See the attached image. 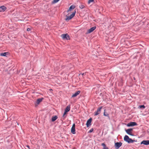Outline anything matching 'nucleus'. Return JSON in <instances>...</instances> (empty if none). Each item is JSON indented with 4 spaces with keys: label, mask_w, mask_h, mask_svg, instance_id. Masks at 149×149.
Segmentation results:
<instances>
[{
    "label": "nucleus",
    "mask_w": 149,
    "mask_h": 149,
    "mask_svg": "<svg viewBox=\"0 0 149 149\" xmlns=\"http://www.w3.org/2000/svg\"><path fill=\"white\" fill-rule=\"evenodd\" d=\"M106 110L104 109V114H103L104 116H107V117H109V114L107 113L106 112Z\"/></svg>",
    "instance_id": "obj_17"
},
{
    "label": "nucleus",
    "mask_w": 149,
    "mask_h": 149,
    "mask_svg": "<svg viewBox=\"0 0 149 149\" xmlns=\"http://www.w3.org/2000/svg\"><path fill=\"white\" fill-rule=\"evenodd\" d=\"M93 129H91L89 131V133H91V132H92L93 131Z\"/></svg>",
    "instance_id": "obj_26"
},
{
    "label": "nucleus",
    "mask_w": 149,
    "mask_h": 149,
    "mask_svg": "<svg viewBox=\"0 0 149 149\" xmlns=\"http://www.w3.org/2000/svg\"><path fill=\"white\" fill-rule=\"evenodd\" d=\"M132 129H129L125 130V131L126 133L130 135H133L132 134V133L131 132L132 131Z\"/></svg>",
    "instance_id": "obj_12"
},
{
    "label": "nucleus",
    "mask_w": 149,
    "mask_h": 149,
    "mask_svg": "<svg viewBox=\"0 0 149 149\" xmlns=\"http://www.w3.org/2000/svg\"><path fill=\"white\" fill-rule=\"evenodd\" d=\"M57 119V116H55L52 117V122L54 121Z\"/></svg>",
    "instance_id": "obj_20"
},
{
    "label": "nucleus",
    "mask_w": 149,
    "mask_h": 149,
    "mask_svg": "<svg viewBox=\"0 0 149 149\" xmlns=\"http://www.w3.org/2000/svg\"><path fill=\"white\" fill-rule=\"evenodd\" d=\"M96 26H94L88 29L86 33V34L90 33H91L96 29Z\"/></svg>",
    "instance_id": "obj_5"
},
{
    "label": "nucleus",
    "mask_w": 149,
    "mask_h": 149,
    "mask_svg": "<svg viewBox=\"0 0 149 149\" xmlns=\"http://www.w3.org/2000/svg\"><path fill=\"white\" fill-rule=\"evenodd\" d=\"M61 37L64 40H68L70 39V38L68 34H63L61 35Z\"/></svg>",
    "instance_id": "obj_3"
},
{
    "label": "nucleus",
    "mask_w": 149,
    "mask_h": 149,
    "mask_svg": "<svg viewBox=\"0 0 149 149\" xmlns=\"http://www.w3.org/2000/svg\"><path fill=\"white\" fill-rule=\"evenodd\" d=\"M6 9V8L3 6L0 7V12L4 11Z\"/></svg>",
    "instance_id": "obj_14"
},
{
    "label": "nucleus",
    "mask_w": 149,
    "mask_h": 149,
    "mask_svg": "<svg viewBox=\"0 0 149 149\" xmlns=\"http://www.w3.org/2000/svg\"><path fill=\"white\" fill-rule=\"evenodd\" d=\"M8 54V52H4L1 53L0 54V55L1 56H6Z\"/></svg>",
    "instance_id": "obj_19"
},
{
    "label": "nucleus",
    "mask_w": 149,
    "mask_h": 149,
    "mask_svg": "<svg viewBox=\"0 0 149 149\" xmlns=\"http://www.w3.org/2000/svg\"><path fill=\"white\" fill-rule=\"evenodd\" d=\"M80 93V91H78L76 92L74 94L72 95V97H74L77 96Z\"/></svg>",
    "instance_id": "obj_15"
},
{
    "label": "nucleus",
    "mask_w": 149,
    "mask_h": 149,
    "mask_svg": "<svg viewBox=\"0 0 149 149\" xmlns=\"http://www.w3.org/2000/svg\"><path fill=\"white\" fill-rule=\"evenodd\" d=\"M70 110V105H68L65 109V112H68Z\"/></svg>",
    "instance_id": "obj_16"
},
{
    "label": "nucleus",
    "mask_w": 149,
    "mask_h": 149,
    "mask_svg": "<svg viewBox=\"0 0 149 149\" xmlns=\"http://www.w3.org/2000/svg\"><path fill=\"white\" fill-rule=\"evenodd\" d=\"M59 0H53L52 3H55L57 2Z\"/></svg>",
    "instance_id": "obj_23"
},
{
    "label": "nucleus",
    "mask_w": 149,
    "mask_h": 149,
    "mask_svg": "<svg viewBox=\"0 0 149 149\" xmlns=\"http://www.w3.org/2000/svg\"><path fill=\"white\" fill-rule=\"evenodd\" d=\"M92 119L91 118H90L87 121L86 125L87 127H89L91 125V122Z\"/></svg>",
    "instance_id": "obj_9"
},
{
    "label": "nucleus",
    "mask_w": 149,
    "mask_h": 149,
    "mask_svg": "<svg viewBox=\"0 0 149 149\" xmlns=\"http://www.w3.org/2000/svg\"><path fill=\"white\" fill-rule=\"evenodd\" d=\"M75 126V124H73L71 128V132L73 134H74L76 133Z\"/></svg>",
    "instance_id": "obj_7"
},
{
    "label": "nucleus",
    "mask_w": 149,
    "mask_h": 149,
    "mask_svg": "<svg viewBox=\"0 0 149 149\" xmlns=\"http://www.w3.org/2000/svg\"><path fill=\"white\" fill-rule=\"evenodd\" d=\"M145 107L144 105H140L138 107V108L139 109H141V108H142L143 109H145Z\"/></svg>",
    "instance_id": "obj_21"
},
{
    "label": "nucleus",
    "mask_w": 149,
    "mask_h": 149,
    "mask_svg": "<svg viewBox=\"0 0 149 149\" xmlns=\"http://www.w3.org/2000/svg\"><path fill=\"white\" fill-rule=\"evenodd\" d=\"M27 146V147H28L29 148V146Z\"/></svg>",
    "instance_id": "obj_29"
},
{
    "label": "nucleus",
    "mask_w": 149,
    "mask_h": 149,
    "mask_svg": "<svg viewBox=\"0 0 149 149\" xmlns=\"http://www.w3.org/2000/svg\"><path fill=\"white\" fill-rule=\"evenodd\" d=\"M51 90H52V89H50V91H51Z\"/></svg>",
    "instance_id": "obj_30"
},
{
    "label": "nucleus",
    "mask_w": 149,
    "mask_h": 149,
    "mask_svg": "<svg viewBox=\"0 0 149 149\" xmlns=\"http://www.w3.org/2000/svg\"><path fill=\"white\" fill-rule=\"evenodd\" d=\"M93 1L94 0H89L88 3L89 4L93 2Z\"/></svg>",
    "instance_id": "obj_24"
},
{
    "label": "nucleus",
    "mask_w": 149,
    "mask_h": 149,
    "mask_svg": "<svg viewBox=\"0 0 149 149\" xmlns=\"http://www.w3.org/2000/svg\"><path fill=\"white\" fill-rule=\"evenodd\" d=\"M143 144L145 145H149V140H143L141 143V144Z\"/></svg>",
    "instance_id": "obj_8"
},
{
    "label": "nucleus",
    "mask_w": 149,
    "mask_h": 149,
    "mask_svg": "<svg viewBox=\"0 0 149 149\" xmlns=\"http://www.w3.org/2000/svg\"><path fill=\"white\" fill-rule=\"evenodd\" d=\"M124 140L127 142L128 143H132L135 141V140H132V139L130 138L127 135H125L124 137Z\"/></svg>",
    "instance_id": "obj_1"
},
{
    "label": "nucleus",
    "mask_w": 149,
    "mask_h": 149,
    "mask_svg": "<svg viewBox=\"0 0 149 149\" xmlns=\"http://www.w3.org/2000/svg\"><path fill=\"white\" fill-rule=\"evenodd\" d=\"M67 112H65H65L63 114V117H64V118L65 117V114H66V113H67Z\"/></svg>",
    "instance_id": "obj_25"
},
{
    "label": "nucleus",
    "mask_w": 149,
    "mask_h": 149,
    "mask_svg": "<svg viewBox=\"0 0 149 149\" xmlns=\"http://www.w3.org/2000/svg\"><path fill=\"white\" fill-rule=\"evenodd\" d=\"M121 142H116L115 144V148L116 149H118L122 145Z\"/></svg>",
    "instance_id": "obj_6"
},
{
    "label": "nucleus",
    "mask_w": 149,
    "mask_h": 149,
    "mask_svg": "<svg viewBox=\"0 0 149 149\" xmlns=\"http://www.w3.org/2000/svg\"><path fill=\"white\" fill-rule=\"evenodd\" d=\"M43 99V98H39L37 100V101L36 102V103L35 104L36 106V105H38V104L40 102H41Z\"/></svg>",
    "instance_id": "obj_13"
},
{
    "label": "nucleus",
    "mask_w": 149,
    "mask_h": 149,
    "mask_svg": "<svg viewBox=\"0 0 149 149\" xmlns=\"http://www.w3.org/2000/svg\"><path fill=\"white\" fill-rule=\"evenodd\" d=\"M84 73H83V74H82V75H83H83H84Z\"/></svg>",
    "instance_id": "obj_28"
},
{
    "label": "nucleus",
    "mask_w": 149,
    "mask_h": 149,
    "mask_svg": "<svg viewBox=\"0 0 149 149\" xmlns=\"http://www.w3.org/2000/svg\"><path fill=\"white\" fill-rule=\"evenodd\" d=\"M27 30L28 31H29L31 30V29L30 28H28L27 29Z\"/></svg>",
    "instance_id": "obj_27"
},
{
    "label": "nucleus",
    "mask_w": 149,
    "mask_h": 149,
    "mask_svg": "<svg viewBox=\"0 0 149 149\" xmlns=\"http://www.w3.org/2000/svg\"><path fill=\"white\" fill-rule=\"evenodd\" d=\"M76 12V11H75L74 12H73V13L69 16L66 15V18L65 19V20L68 21L69 20L72 19L74 16Z\"/></svg>",
    "instance_id": "obj_2"
},
{
    "label": "nucleus",
    "mask_w": 149,
    "mask_h": 149,
    "mask_svg": "<svg viewBox=\"0 0 149 149\" xmlns=\"http://www.w3.org/2000/svg\"><path fill=\"white\" fill-rule=\"evenodd\" d=\"M75 8V6L74 5H71L69 8L67 10V12L69 13L68 14L70 13V12L72 11V10L73 9Z\"/></svg>",
    "instance_id": "obj_10"
},
{
    "label": "nucleus",
    "mask_w": 149,
    "mask_h": 149,
    "mask_svg": "<svg viewBox=\"0 0 149 149\" xmlns=\"http://www.w3.org/2000/svg\"><path fill=\"white\" fill-rule=\"evenodd\" d=\"M136 123L135 122H131L130 123H128L127 125V126L128 127L136 125Z\"/></svg>",
    "instance_id": "obj_11"
},
{
    "label": "nucleus",
    "mask_w": 149,
    "mask_h": 149,
    "mask_svg": "<svg viewBox=\"0 0 149 149\" xmlns=\"http://www.w3.org/2000/svg\"><path fill=\"white\" fill-rule=\"evenodd\" d=\"M51 90H52V89H50V91H51Z\"/></svg>",
    "instance_id": "obj_31"
},
{
    "label": "nucleus",
    "mask_w": 149,
    "mask_h": 149,
    "mask_svg": "<svg viewBox=\"0 0 149 149\" xmlns=\"http://www.w3.org/2000/svg\"><path fill=\"white\" fill-rule=\"evenodd\" d=\"M101 145L103 146V149H109L108 147H107L105 143H103L101 144Z\"/></svg>",
    "instance_id": "obj_18"
},
{
    "label": "nucleus",
    "mask_w": 149,
    "mask_h": 149,
    "mask_svg": "<svg viewBox=\"0 0 149 149\" xmlns=\"http://www.w3.org/2000/svg\"><path fill=\"white\" fill-rule=\"evenodd\" d=\"M102 108V107L101 106L97 109V111L94 113V115L95 116H96L100 113Z\"/></svg>",
    "instance_id": "obj_4"
},
{
    "label": "nucleus",
    "mask_w": 149,
    "mask_h": 149,
    "mask_svg": "<svg viewBox=\"0 0 149 149\" xmlns=\"http://www.w3.org/2000/svg\"><path fill=\"white\" fill-rule=\"evenodd\" d=\"M84 7H85V6L83 4H81L79 6V8H80L81 9L84 8Z\"/></svg>",
    "instance_id": "obj_22"
}]
</instances>
